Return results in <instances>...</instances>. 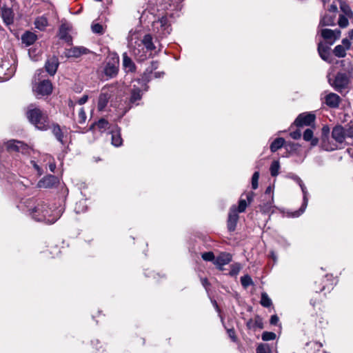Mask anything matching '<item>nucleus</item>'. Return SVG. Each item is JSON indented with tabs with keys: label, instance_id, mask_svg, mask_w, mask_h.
I'll use <instances>...</instances> for the list:
<instances>
[{
	"label": "nucleus",
	"instance_id": "nucleus-1",
	"mask_svg": "<svg viewBox=\"0 0 353 353\" xmlns=\"http://www.w3.org/2000/svg\"><path fill=\"white\" fill-rule=\"evenodd\" d=\"M30 213L37 221H43L49 224L54 223L59 219L58 213L49 208L43 201H39L33 208H30Z\"/></svg>",
	"mask_w": 353,
	"mask_h": 353
},
{
	"label": "nucleus",
	"instance_id": "nucleus-2",
	"mask_svg": "<svg viewBox=\"0 0 353 353\" xmlns=\"http://www.w3.org/2000/svg\"><path fill=\"white\" fill-rule=\"evenodd\" d=\"M26 115L29 121L39 130H46L49 128L48 115L34 105H28Z\"/></svg>",
	"mask_w": 353,
	"mask_h": 353
},
{
	"label": "nucleus",
	"instance_id": "nucleus-3",
	"mask_svg": "<svg viewBox=\"0 0 353 353\" xmlns=\"http://www.w3.org/2000/svg\"><path fill=\"white\" fill-rule=\"evenodd\" d=\"M152 27L153 30L161 37H166L171 32L170 25L166 17H163L154 21Z\"/></svg>",
	"mask_w": 353,
	"mask_h": 353
},
{
	"label": "nucleus",
	"instance_id": "nucleus-4",
	"mask_svg": "<svg viewBox=\"0 0 353 353\" xmlns=\"http://www.w3.org/2000/svg\"><path fill=\"white\" fill-rule=\"evenodd\" d=\"M141 43L143 45L139 44L138 48H136L133 50V54L140 61L145 59L146 55L144 54H141V50L139 48H141V49L143 50V46H144L148 50H152L155 48V46L152 43V38L150 34H145L143 37Z\"/></svg>",
	"mask_w": 353,
	"mask_h": 353
},
{
	"label": "nucleus",
	"instance_id": "nucleus-5",
	"mask_svg": "<svg viewBox=\"0 0 353 353\" xmlns=\"http://www.w3.org/2000/svg\"><path fill=\"white\" fill-rule=\"evenodd\" d=\"M329 83L334 88V90L339 92H341L342 90L346 88L349 84V78L345 73L339 72L335 77L333 82L330 79L328 80Z\"/></svg>",
	"mask_w": 353,
	"mask_h": 353
},
{
	"label": "nucleus",
	"instance_id": "nucleus-6",
	"mask_svg": "<svg viewBox=\"0 0 353 353\" xmlns=\"http://www.w3.org/2000/svg\"><path fill=\"white\" fill-rule=\"evenodd\" d=\"M33 90L37 95H49L52 91V85L49 80H43L33 87Z\"/></svg>",
	"mask_w": 353,
	"mask_h": 353
},
{
	"label": "nucleus",
	"instance_id": "nucleus-7",
	"mask_svg": "<svg viewBox=\"0 0 353 353\" xmlns=\"http://www.w3.org/2000/svg\"><path fill=\"white\" fill-rule=\"evenodd\" d=\"M119 59L118 56H115L109 61L104 68V73L106 76L112 78L115 77L119 70Z\"/></svg>",
	"mask_w": 353,
	"mask_h": 353
},
{
	"label": "nucleus",
	"instance_id": "nucleus-8",
	"mask_svg": "<svg viewBox=\"0 0 353 353\" xmlns=\"http://www.w3.org/2000/svg\"><path fill=\"white\" fill-rule=\"evenodd\" d=\"M321 37L326 40L330 45H332L337 39H339L341 37V30H331V29H321L319 31Z\"/></svg>",
	"mask_w": 353,
	"mask_h": 353
},
{
	"label": "nucleus",
	"instance_id": "nucleus-9",
	"mask_svg": "<svg viewBox=\"0 0 353 353\" xmlns=\"http://www.w3.org/2000/svg\"><path fill=\"white\" fill-rule=\"evenodd\" d=\"M330 128L328 125H324L321 130L322 147L327 151H332L337 148V145L332 143L329 141Z\"/></svg>",
	"mask_w": 353,
	"mask_h": 353
},
{
	"label": "nucleus",
	"instance_id": "nucleus-10",
	"mask_svg": "<svg viewBox=\"0 0 353 353\" xmlns=\"http://www.w3.org/2000/svg\"><path fill=\"white\" fill-rule=\"evenodd\" d=\"M315 115L312 113L300 114L295 119L294 124L296 127H302L304 125H310L315 121Z\"/></svg>",
	"mask_w": 353,
	"mask_h": 353
},
{
	"label": "nucleus",
	"instance_id": "nucleus-11",
	"mask_svg": "<svg viewBox=\"0 0 353 353\" xmlns=\"http://www.w3.org/2000/svg\"><path fill=\"white\" fill-rule=\"evenodd\" d=\"M292 179L293 180H294L299 185V186L301 188V190L303 192V203L301 208H300L299 211L295 212L294 214V216H299L301 214H302L305 211V209L307 206V201H308L307 192L306 188H305V185L303 184L302 180L298 176L293 175L292 176Z\"/></svg>",
	"mask_w": 353,
	"mask_h": 353
},
{
	"label": "nucleus",
	"instance_id": "nucleus-12",
	"mask_svg": "<svg viewBox=\"0 0 353 353\" xmlns=\"http://www.w3.org/2000/svg\"><path fill=\"white\" fill-rule=\"evenodd\" d=\"M232 256L230 253L221 252L214 261V264L219 270H223V266L232 261Z\"/></svg>",
	"mask_w": 353,
	"mask_h": 353
},
{
	"label": "nucleus",
	"instance_id": "nucleus-13",
	"mask_svg": "<svg viewBox=\"0 0 353 353\" xmlns=\"http://www.w3.org/2000/svg\"><path fill=\"white\" fill-rule=\"evenodd\" d=\"M238 220L239 215L236 210V207L233 205L230 210L228 219V228L230 232L235 230Z\"/></svg>",
	"mask_w": 353,
	"mask_h": 353
},
{
	"label": "nucleus",
	"instance_id": "nucleus-14",
	"mask_svg": "<svg viewBox=\"0 0 353 353\" xmlns=\"http://www.w3.org/2000/svg\"><path fill=\"white\" fill-rule=\"evenodd\" d=\"M332 139L338 143H343L346 138L345 128L341 125L334 126L332 131Z\"/></svg>",
	"mask_w": 353,
	"mask_h": 353
},
{
	"label": "nucleus",
	"instance_id": "nucleus-15",
	"mask_svg": "<svg viewBox=\"0 0 353 353\" xmlns=\"http://www.w3.org/2000/svg\"><path fill=\"white\" fill-rule=\"evenodd\" d=\"M89 50L84 47H73L67 49L64 52V54L68 58H79L83 54H88Z\"/></svg>",
	"mask_w": 353,
	"mask_h": 353
},
{
	"label": "nucleus",
	"instance_id": "nucleus-16",
	"mask_svg": "<svg viewBox=\"0 0 353 353\" xmlns=\"http://www.w3.org/2000/svg\"><path fill=\"white\" fill-rule=\"evenodd\" d=\"M7 149L9 151L21 152L23 153L27 151L28 145L19 141L10 140L7 143Z\"/></svg>",
	"mask_w": 353,
	"mask_h": 353
},
{
	"label": "nucleus",
	"instance_id": "nucleus-17",
	"mask_svg": "<svg viewBox=\"0 0 353 353\" xmlns=\"http://www.w3.org/2000/svg\"><path fill=\"white\" fill-rule=\"evenodd\" d=\"M324 99L325 103L330 108H338L341 102L340 97L338 94L333 92L327 94L324 97Z\"/></svg>",
	"mask_w": 353,
	"mask_h": 353
},
{
	"label": "nucleus",
	"instance_id": "nucleus-18",
	"mask_svg": "<svg viewBox=\"0 0 353 353\" xmlns=\"http://www.w3.org/2000/svg\"><path fill=\"white\" fill-rule=\"evenodd\" d=\"M58 65V59L57 57L53 56L46 61L45 68L46 71L49 73V74L53 76L57 72Z\"/></svg>",
	"mask_w": 353,
	"mask_h": 353
},
{
	"label": "nucleus",
	"instance_id": "nucleus-19",
	"mask_svg": "<svg viewBox=\"0 0 353 353\" xmlns=\"http://www.w3.org/2000/svg\"><path fill=\"white\" fill-rule=\"evenodd\" d=\"M70 31V27L67 23H63L61 25L58 36L60 39L64 40L67 43H70L72 41V37L70 35L69 32Z\"/></svg>",
	"mask_w": 353,
	"mask_h": 353
},
{
	"label": "nucleus",
	"instance_id": "nucleus-20",
	"mask_svg": "<svg viewBox=\"0 0 353 353\" xmlns=\"http://www.w3.org/2000/svg\"><path fill=\"white\" fill-rule=\"evenodd\" d=\"M110 98V94L108 92H102L98 99L97 102V109L99 111H103L105 108L107 106L109 99Z\"/></svg>",
	"mask_w": 353,
	"mask_h": 353
},
{
	"label": "nucleus",
	"instance_id": "nucleus-21",
	"mask_svg": "<svg viewBox=\"0 0 353 353\" xmlns=\"http://www.w3.org/2000/svg\"><path fill=\"white\" fill-rule=\"evenodd\" d=\"M57 177L53 175H48L39 181L38 186L43 188H51L57 183Z\"/></svg>",
	"mask_w": 353,
	"mask_h": 353
},
{
	"label": "nucleus",
	"instance_id": "nucleus-22",
	"mask_svg": "<svg viewBox=\"0 0 353 353\" xmlns=\"http://www.w3.org/2000/svg\"><path fill=\"white\" fill-rule=\"evenodd\" d=\"M37 39V36L34 33L30 31H26L21 36L22 43H24L26 46L32 45Z\"/></svg>",
	"mask_w": 353,
	"mask_h": 353
},
{
	"label": "nucleus",
	"instance_id": "nucleus-23",
	"mask_svg": "<svg viewBox=\"0 0 353 353\" xmlns=\"http://www.w3.org/2000/svg\"><path fill=\"white\" fill-rule=\"evenodd\" d=\"M123 57V65L128 72H134L136 66L131 58L128 57L127 52L122 54Z\"/></svg>",
	"mask_w": 353,
	"mask_h": 353
},
{
	"label": "nucleus",
	"instance_id": "nucleus-24",
	"mask_svg": "<svg viewBox=\"0 0 353 353\" xmlns=\"http://www.w3.org/2000/svg\"><path fill=\"white\" fill-rule=\"evenodd\" d=\"M247 326L250 329H262L263 327L262 319L259 316H256L254 319H250L247 322Z\"/></svg>",
	"mask_w": 353,
	"mask_h": 353
},
{
	"label": "nucleus",
	"instance_id": "nucleus-25",
	"mask_svg": "<svg viewBox=\"0 0 353 353\" xmlns=\"http://www.w3.org/2000/svg\"><path fill=\"white\" fill-rule=\"evenodd\" d=\"M96 126L101 131H104L110 128L108 121L105 119H101L97 122L93 123L89 128V130H94Z\"/></svg>",
	"mask_w": 353,
	"mask_h": 353
},
{
	"label": "nucleus",
	"instance_id": "nucleus-26",
	"mask_svg": "<svg viewBox=\"0 0 353 353\" xmlns=\"http://www.w3.org/2000/svg\"><path fill=\"white\" fill-rule=\"evenodd\" d=\"M34 26L37 29L43 31L48 26V21L44 16L39 17L34 21Z\"/></svg>",
	"mask_w": 353,
	"mask_h": 353
},
{
	"label": "nucleus",
	"instance_id": "nucleus-27",
	"mask_svg": "<svg viewBox=\"0 0 353 353\" xmlns=\"http://www.w3.org/2000/svg\"><path fill=\"white\" fill-rule=\"evenodd\" d=\"M318 52L319 56L324 61H328L330 57L329 48L324 45L322 42L318 44Z\"/></svg>",
	"mask_w": 353,
	"mask_h": 353
},
{
	"label": "nucleus",
	"instance_id": "nucleus-28",
	"mask_svg": "<svg viewBox=\"0 0 353 353\" xmlns=\"http://www.w3.org/2000/svg\"><path fill=\"white\" fill-rule=\"evenodd\" d=\"M1 17L7 24L12 23L13 21V13L10 8H1Z\"/></svg>",
	"mask_w": 353,
	"mask_h": 353
},
{
	"label": "nucleus",
	"instance_id": "nucleus-29",
	"mask_svg": "<svg viewBox=\"0 0 353 353\" xmlns=\"http://www.w3.org/2000/svg\"><path fill=\"white\" fill-rule=\"evenodd\" d=\"M52 132L58 141L63 144V132L59 124L54 123L52 126Z\"/></svg>",
	"mask_w": 353,
	"mask_h": 353
},
{
	"label": "nucleus",
	"instance_id": "nucleus-30",
	"mask_svg": "<svg viewBox=\"0 0 353 353\" xmlns=\"http://www.w3.org/2000/svg\"><path fill=\"white\" fill-rule=\"evenodd\" d=\"M313 131L311 129H306L303 132V139L306 141H311V145L315 146L319 143V139L317 138L313 137Z\"/></svg>",
	"mask_w": 353,
	"mask_h": 353
},
{
	"label": "nucleus",
	"instance_id": "nucleus-31",
	"mask_svg": "<svg viewBox=\"0 0 353 353\" xmlns=\"http://www.w3.org/2000/svg\"><path fill=\"white\" fill-rule=\"evenodd\" d=\"M112 144L115 147H119L122 145L123 139L121 137L119 130H112Z\"/></svg>",
	"mask_w": 353,
	"mask_h": 353
},
{
	"label": "nucleus",
	"instance_id": "nucleus-32",
	"mask_svg": "<svg viewBox=\"0 0 353 353\" xmlns=\"http://www.w3.org/2000/svg\"><path fill=\"white\" fill-rule=\"evenodd\" d=\"M133 87L130 99V102L132 104L135 103L137 101H139L141 99V89L139 87H137L135 84Z\"/></svg>",
	"mask_w": 353,
	"mask_h": 353
},
{
	"label": "nucleus",
	"instance_id": "nucleus-33",
	"mask_svg": "<svg viewBox=\"0 0 353 353\" xmlns=\"http://www.w3.org/2000/svg\"><path fill=\"white\" fill-rule=\"evenodd\" d=\"M334 25V17L325 14L320 20L319 26H332Z\"/></svg>",
	"mask_w": 353,
	"mask_h": 353
},
{
	"label": "nucleus",
	"instance_id": "nucleus-34",
	"mask_svg": "<svg viewBox=\"0 0 353 353\" xmlns=\"http://www.w3.org/2000/svg\"><path fill=\"white\" fill-rule=\"evenodd\" d=\"M285 143V139L283 138L279 137L276 139L270 145V150L272 152L277 151L279 149L281 148Z\"/></svg>",
	"mask_w": 353,
	"mask_h": 353
},
{
	"label": "nucleus",
	"instance_id": "nucleus-35",
	"mask_svg": "<svg viewBox=\"0 0 353 353\" xmlns=\"http://www.w3.org/2000/svg\"><path fill=\"white\" fill-rule=\"evenodd\" d=\"M340 9L350 19L353 18V12L350 6L344 1L340 2Z\"/></svg>",
	"mask_w": 353,
	"mask_h": 353
},
{
	"label": "nucleus",
	"instance_id": "nucleus-36",
	"mask_svg": "<svg viewBox=\"0 0 353 353\" xmlns=\"http://www.w3.org/2000/svg\"><path fill=\"white\" fill-rule=\"evenodd\" d=\"M346 50L342 45H338L334 48L333 53L336 57L343 58L346 56Z\"/></svg>",
	"mask_w": 353,
	"mask_h": 353
},
{
	"label": "nucleus",
	"instance_id": "nucleus-37",
	"mask_svg": "<svg viewBox=\"0 0 353 353\" xmlns=\"http://www.w3.org/2000/svg\"><path fill=\"white\" fill-rule=\"evenodd\" d=\"M260 303L262 306L265 307H269L272 305V302L271 299L268 296V294L265 292H263L261 294V298Z\"/></svg>",
	"mask_w": 353,
	"mask_h": 353
},
{
	"label": "nucleus",
	"instance_id": "nucleus-38",
	"mask_svg": "<svg viewBox=\"0 0 353 353\" xmlns=\"http://www.w3.org/2000/svg\"><path fill=\"white\" fill-rule=\"evenodd\" d=\"M260 210L263 214H268L273 212V205L270 202H266L259 205Z\"/></svg>",
	"mask_w": 353,
	"mask_h": 353
},
{
	"label": "nucleus",
	"instance_id": "nucleus-39",
	"mask_svg": "<svg viewBox=\"0 0 353 353\" xmlns=\"http://www.w3.org/2000/svg\"><path fill=\"white\" fill-rule=\"evenodd\" d=\"M280 169V164L278 161H274L270 166V173L272 176H276L279 174Z\"/></svg>",
	"mask_w": 353,
	"mask_h": 353
},
{
	"label": "nucleus",
	"instance_id": "nucleus-40",
	"mask_svg": "<svg viewBox=\"0 0 353 353\" xmlns=\"http://www.w3.org/2000/svg\"><path fill=\"white\" fill-rule=\"evenodd\" d=\"M346 15L340 14L339 17L338 24L341 28H345L348 26L349 21Z\"/></svg>",
	"mask_w": 353,
	"mask_h": 353
},
{
	"label": "nucleus",
	"instance_id": "nucleus-41",
	"mask_svg": "<svg viewBox=\"0 0 353 353\" xmlns=\"http://www.w3.org/2000/svg\"><path fill=\"white\" fill-rule=\"evenodd\" d=\"M241 269V266L239 263H234L230 266V271L229 272V274L231 276H235L239 273Z\"/></svg>",
	"mask_w": 353,
	"mask_h": 353
},
{
	"label": "nucleus",
	"instance_id": "nucleus-42",
	"mask_svg": "<svg viewBox=\"0 0 353 353\" xmlns=\"http://www.w3.org/2000/svg\"><path fill=\"white\" fill-rule=\"evenodd\" d=\"M241 285L245 288H248L249 285L253 284L252 279L249 275H245L241 278Z\"/></svg>",
	"mask_w": 353,
	"mask_h": 353
},
{
	"label": "nucleus",
	"instance_id": "nucleus-43",
	"mask_svg": "<svg viewBox=\"0 0 353 353\" xmlns=\"http://www.w3.org/2000/svg\"><path fill=\"white\" fill-rule=\"evenodd\" d=\"M86 118H87V117H86L85 112L83 108H81L79 110V113H78L77 121L79 123L83 124L85 122Z\"/></svg>",
	"mask_w": 353,
	"mask_h": 353
},
{
	"label": "nucleus",
	"instance_id": "nucleus-44",
	"mask_svg": "<svg viewBox=\"0 0 353 353\" xmlns=\"http://www.w3.org/2000/svg\"><path fill=\"white\" fill-rule=\"evenodd\" d=\"M276 334L272 332H264L262 334V339L265 341H272L275 339Z\"/></svg>",
	"mask_w": 353,
	"mask_h": 353
},
{
	"label": "nucleus",
	"instance_id": "nucleus-45",
	"mask_svg": "<svg viewBox=\"0 0 353 353\" xmlns=\"http://www.w3.org/2000/svg\"><path fill=\"white\" fill-rule=\"evenodd\" d=\"M256 353H271V350L268 345L261 344L256 348Z\"/></svg>",
	"mask_w": 353,
	"mask_h": 353
},
{
	"label": "nucleus",
	"instance_id": "nucleus-46",
	"mask_svg": "<svg viewBox=\"0 0 353 353\" xmlns=\"http://www.w3.org/2000/svg\"><path fill=\"white\" fill-rule=\"evenodd\" d=\"M92 30L94 33L102 34L104 32V29L100 23H94L92 25Z\"/></svg>",
	"mask_w": 353,
	"mask_h": 353
},
{
	"label": "nucleus",
	"instance_id": "nucleus-47",
	"mask_svg": "<svg viewBox=\"0 0 353 353\" xmlns=\"http://www.w3.org/2000/svg\"><path fill=\"white\" fill-rule=\"evenodd\" d=\"M248 206L245 199H241L239 202L238 208H236L237 212H243Z\"/></svg>",
	"mask_w": 353,
	"mask_h": 353
},
{
	"label": "nucleus",
	"instance_id": "nucleus-48",
	"mask_svg": "<svg viewBox=\"0 0 353 353\" xmlns=\"http://www.w3.org/2000/svg\"><path fill=\"white\" fill-rule=\"evenodd\" d=\"M201 257L206 261H213L215 260L214 254L212 252H204L202 254Z\"/></svg>",
	"mask_w": 353,
	"mask_h": 353
},
{
	"label": "nucleus",
	"instance_id": "nucleus-49",
	"mask_svg": "<svg viewBox=\"0 0 353 353\" xmlns=\"http://www.w3.org/2000/svg\"><path fill=\"white\" fill-rule=\"evenodd\" d=\"M259 178V172H255L252 177V187L254 190L258 188V181Z\"/></svg>",
	"mask_w": 353,
	"mask_h": 353
},
{
	"label": "nucleus",
	"instance_id": "nucleus-50",
	"mask_svg": "<svg viewBox=\"0 0 353 353\" xmlns=\"http://www.w3.org/2000/svg\"><path fill=\"white\" fill-rule=\"evenodd\" d=\"M344 128L345 131V137L348 138H353V125H348Z\"/></svg>",
	"mask_w": 353,
	"mask_h": 353
},
{
	"label": "nucleus",
	"instance_id": "nucleus-51",
	"mask_svg": "<svg viewBox=\"0 0 353 353\" xmlns=\"http://www.w3.org/2000/svg\"><path fill=\"white\" fill-rule=\"evenodd\" d=\"M290 137L293 139H299L301 138V132L299 130H296L294 132H292L290 133Z\"/></svg>",
	"mask_w": 353,
	"mask_h": 353
},
{
	"label": "nucleus",
	"instance_id": "nucleus-52",
	"mask_svg": "<svg viewBox=\"0 0 353 353\" xmlns=\"http://www.w3.org/2000/svg\"><path fill=\"white\" fill-rule=\"evenodd\" d=\"M31 164L33 168L36 170L39 175H41L43 173L42 169L34 161H31Z\"/></svg>",
	"mask_w": 353,
	"mask_h": 353
},
{
	"label": "nucleus",
	"instance_id": "nucleus-53",
	"mask_svg": "<svg viewBox=\"0 0 353 353\" xmlns=\"http://www.w3.org/2000/svg\"><path fill=\"white\" fill-rule=\"evenodd\" d=\"M342 46L345 48L346 50H349L350 48V46H351V42L349 39H343L342 40Z\"/></svg>",
	"mask_w": 353,
	"mask_h": 353
},
{
	"label": "nucleus",
	"instance_id": "nucleus-54",
	"mask_svg": "<svg viewBox=\"0 0 353 353\" xmlns=\"http://www.w3.org/2000/svg\"><path fill=\"white\" fill-rule=\"evenodd\" d=\"M88 96L87 94H84L78 100V103L79 105H83L84 103H85L88 101Z\"/></svg>",
	"mask_w": 353,
	"mask_h": 353
},
{
	"label": "nucleus",
	"instance_id": "nucleus-55",
	"mask_svg": "<svg viewBox=\"0 0 353 353\" xmlns=\"http://www.w3.org/2000/svg\"><path fill=\"white\" fill-rule=\"evenodd\" d=\"M228 333L229 336L232 339V340L233 341H236V337L234 330L233 329L228 330Z\"/></svg>",
	"mask_w": 353,
	"mask_h": 353
},
{
	"label": "nucleus",
	"instance_id": "nucleus-56",
	"mask_svg": "<svg viewBox=\"0 0 353 353\" xmlns=\"http://www.w3.org/2000/svg\"><path fill=\"white\" fill-rule=\"evenodd\" d=\"M279 317L276 315H272L270 318V324L272 325H276L279 322Z\"/></svg>",
	"mask_w": 353,
	"mask_h": 353
},
{
	"label": "nucleus",
	"instance_id": "nucleus-57",
	"mask_svg": "<svg viewBox=\"0 0 353 353\" xmlns=\"http://www.w3.org/2000/svg\"><path fill=\"white\" fill-rule=\"evenodd\" d=\"M201 281L202 285H203L205 288H206L208 285H210V283H209V282H208V279H207L206 278H203V279H201Z\"/></svg>",
	"mask_w": 353,
	"mask_h": 353
},
{
	"label": "nucleus",
	"instance_id": "nucleus-58",
	"mask_svg": "<svg viewBox=\"0 0 353 353\" xmlns=\"http://www.w3.org/2000/svg\"><path fill=\"white\" fill-rule=\"evenodd\" d=\"M329 10L330 12H336L337 11V6L335 5V4H332L330 8H329Z\"/></svg>",
	"mask_w": 353,
	"mask_h": 353
},
{
	"label": "nucleus",
	"instance_id": "nucleus-59",
	"mask_svg": "<svg viewBox=\"0 0 353 353\" xmlns=\"http://www.w3.org/2000/svg\"><path fill=\"white\" fill-rule=\"evenodd\" d=\"M49 168H50V170L52 172H54L55 169H56V165L55 163H50L49 165Z\"/></svg>",
	"mask_w": 353,
	"mask_h": 353
},
{
	"label": "nucleus",
	"instance_id": "nucleus-60",
	"mask_svg": "<svg viewBox=\"0 0 353 353\" xmlns=\"http://www.w3.org/2000/svg\"><path fill=\"white\" fill-rule=\"evenodd\" d=\"M135 81H137L139 84H140L141 83H142V86H145L144 90H147L146 84H145V83L143 82V81H141L140 79H137Z\"/></svg>",
	"mask_w": 353,
	"mask_h": 353
},
{
	"label": "nucleus",
	"instance_id": "nucleus-61",
	"mask_svg": "<svg viewBox=\"0 0 353 353\" xmlns=\"http://www.w3.org/2000/svg\"><path fill=\"white\" fill-rule=\"evenodd\" d=\"M349 37L351 40L353 39V30H351L348 32Z\"/></svg>",
	"mask_w": 353,
	"mask_h": 353
},
{
	"label": "nucleus",
	"instance_id": "nucleus-62",
	"mask_svg": "<svg viewBox=\"0 0 353 353\" xmlns=\"http://www.w3.org/2000/svg\"><path fill=\"white\" fill-rule=\"evenodd\" d=\"M41 73V71L40 70H38L37 72L35 74V76H34V81L36 82L37 81V77H39L40 75V74Z\"/></svg>",
	"mask_w": 353,
	"mask_h": 353
},
{
	"label": "nucleus",
	"instance_id": "nucleus-63",
	"mask_svg": "<svg viewBox=\"0 0 353 353\" xmlns=\"http://www.w3.org/2000/svg\"><path fill=\"white\" fill-rule=\"evenodd\" d=\"M68 105L70 107V108H74V103L72 101L70 100L69 102H68Z\"/></svg>",
	"mask_w": 353,
	"mask_h": 353
},
{
	"label": "nucleus",
	"instance_id": "nucleus-64",
	"mask_svg": "<svg viewBox=\"0 0 353 353\" xmlns=\"http://www.w3.org/2000/svg\"><path fill=\"white\" fill-rule=\"evenodd\" d=\"M246 197H247V199L248 200V203H250L251 201H252V196H250L249 194H247Z\"/></svg>",
	"mask_w": 353,
	"mask_h": 353
}]
</instances>
